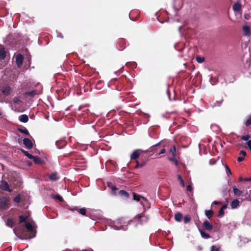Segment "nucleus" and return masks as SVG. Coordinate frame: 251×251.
Wrapping results in <instances>:
<instances>
[{
    "instance_id": "obj_46",
    "label": "nucleus",
    "mask_w": 251,
    "mask_h": 251,
    "mask_svg": "<svg viewBox=\"0 0 251 251\" xmlns=\"http://www.w3.org/2000/svg\"><path fill=\"white\" fill-rule=\"evenodd\" d=\"M19 100V98L18 97H15L13 99V101L14 103H18Z\"/></svg>"
},
{
    "instance_id": "obj_2",
    "label": "nucleus",
    "mask_w": 251,
    "mask_h": 251,
    "mask_svg": "<svg viewBox=\"0 0 251 251\" xmlns=\"http://www.w3.org/2000/svg\"><path fill=\"white\" fill-rule=\"evenodd\" d=\"M133 199L136 201H140L141 199H142L144 202L143 201H141V204L144 206L146 204L145 203H148V200L145 197H142L139 195L133 193Z\"/></svg>"
},
{
    "instance_id": "obj_49",
    "label": "nucleus",
    "mask_w": 251,
    "mask_h": 251,
    "mask_svg": "<svg viewBox=\"0 0 251 251\" xmlns=\"http://www.w3.org/2000/svg\"><path fill=\"white\" fill-rule=\"evenodd\" d=\"M244 17L246 20H249L250 18V15L249 14H245Z\"/></svg>"
},
{
    "instance_id": "obj_26",
    "label": "nucleus",
    "mask_w": 251,
    "mask_h": 251,
    "mask_svg": "<svg viewBox=\"0 0 251 251\" xmlns=\"http://www.w3.org/2000/svg\"><path fill=\"white\" fill-rule=\"evenodd\" d=\"M32 159L33 160L34 162L36 164H40L41 162V159L39 157H38L37 156H33V157H32Z\"/></svg>"
},
{
    "instance_id": "obj_24",
    "label": "nucleus",
    "mask_w": 251,
    "mask_h": 251,
    "mask_svg": "<svg viewBox=\"0 0 251 251\" xmlns=\"http://www.w3.org/2000/svg\"><path fill=\"white\" fill-rule=\"evenodd\" d=\"M200 231L201 236L202 238H205V239H208L210 237V235L202 231L201 230H200Z\"/></svg>"
},
{
    "instance_id": "obj_8",
    "label": "nucleus",
    "mask_w": 251,
    "mask_h": 251,
    "mask_svg": "<svg viewBox=\"0 0 251 251\" xmlns=\"http://www.w3.org/2000/svg\"><path fill=\"white\" fill-rule=\"evenodd\" d=\"M23 144L28 149H30L33 147L32 141L28 138H25L23 140Z\"/></svg>"
},
{
    "instance_id": "obj_43",
    "label": "nucleus",
    "mask_w": 251,
    "mask_h": 251,
    "mask_svg": "<svg viewBox=\"0 0 251 251\" xmlns=\"http://www.w3.org/2000/svg\"><path fill=\"white\" fill-rule=\"evenodd\" d=\"M211 251H219V248H216L214 246H212L211 248Z\"/></svg>"
},
{
    "instance_id": "obj_32",
    "label": "nucleus",
    "mask_w": 251,
    "mask_h": 251,
    "mask_svg": "<svg viewBox=\"0 0 251 251\" xmlns=\"http://www.w3.org/2000/svg\"><path fill=\"white\" fill-rule=\"evenodd\" d=\"M169 160L174 162L176 165L178 164V161L175 159V156H173L172 157H169Z\"/></svg>"
},
{
    "instance_id": "obj_21",
    "label": "nucleus",
    "mask_w": 251,
    "mask_h": 251,
    "mask_svg": "<svg viewBox=\"0 0 251 251\" xmlns=\"http://www.w3.org/2000/svg\"><path fill=\"white\" fill-rule=\"evenodd\" d=\"M205 214L208 218L210 219L212 216L213 212L211 210H207L205 211Z\"/></svg>"
},
{
    "instance_id": "obj_23",
    "label": "nucleus",
    "mask_w": 251,
    "mask_h": 251,
    "mask_svg": "<svg viewBox=\"0 0 251 251\" xmlns=\"http://www.w3.org/2000/svg\"><path fill=\"white\" fill-rule=\"evenodd\" d=\"M36 94H37V92L35 90H32L31 91H30V92H26L25 94V95L28 96H29L30 97H33L35 95H36Z\"/></svg>"
},
{
    "instance_id": "obj_44",
    "label": "nucleus",
    "mask_w": 251,
    "mask_h": 251,
    "mask_svg": "<svg viewBox=\"0 0 251 251\" xmlns=\"http://www.w3.org/2000/svg\"><path fill=\"white\" fill-rule=\"evenodd\" d=\"M187 190H188V191H190V192L192 191V190H193V188H192V186H191V184H189V185H188L187 186Z\"/></svg>"
},
{
    "instance_id": "obj_28",
    "label": "nucleus",
    "mask_w": 251,
    "mask_h": 251,
    "mask_svg": "<svg viewBox=\"0 0 251 251\" xmlns=\"http://www.w3.org/2000/svg\"><path fill=\"white\" fill-rule=\"evenodd\" d=\"M197 61L199 63H201L204 62V57L201 56H197L196 58Z\"/></svg>"
},
{
    "instance_id": "obj_29",
    "label": "nucleus",
    "mask_w": 251,
    "mask_h": 251,
    "mask_svg": "<svg viewBox=\"0 0 251 251\" xmlns=\"http://www.w3.org/2000/svg\"><path fill=\"white\" fill-rule=\"evenodd\" d=\"M177 179L180 181V183L182 187H184L185 185L183 180L182 179L181 176L180 175H177Z\"/></svg>"
},
{
    "instance_id": "obj_40",
    "label": "nucleus",
    "mask_w": 251,
    "mask_h": 251,
    "mask_svg": "<svg viewBox=\"0 0 251 251\" xmlns=\"http://www.w3.org/2000/svg\"><path fill=\"white\" fill-rule=\"evenodd\" d=\"M20 200H21V198H20V196H17L14 199V201L15 202H19L20 201Z\"/></svg>"
},
{
    "instance_id": "obj_45",
    "label": "nucleus",
    "mask_w": 251,
    "mask_h": 251,
    "mask_svg": "<svg viewBox=\"0 0 251 251\" xmlns=\"http://www.w3.org/2000/svg\"><path fill=\"white\" fill-rule=\"evenodd\" d=\"M240 154L241 155V156H245L246 155V152L244 151H241L240 152Z\"/></svg>"
},
{
    "instance_id": "obj_3",
    "label": "nucleus",
    "mask_w": 251,
    "mask_h": 251,
    "mask_svg": "<svg viewBox=\"0 0 251 251\" xmlns=\"http://www.w3.org/2000/svg\"><path fill=\"white\" fill-rule=\"evenodd\" d=\"M0 91L4 96H8L10 95L11 88L9 85H4L0 88Z\"/></svg>"
},
{
    "instance_id": "obj_14",
    "label": "nucleus",
    "mask_w": 251,
    "mask_h": 251,
    "mask_svg": "<svg viewBox=\"0 0 251 251\" xmlns=\"http://www.w3.org/2000/svg\"><path fill=\"white\" fill-rule=\"evenodd\" d=\"M139 151V150H138L134 151L130 155V159H136L140 155Z\"/></svg>"
},
{
    "instance_id": "obj_4",
    "label": "nucleus",
    "mask_w": 251,
    "mask_h": 251,
    "mask_svg": "<svg viewBox=\"0 0 251 251\" xmlns=\"http://www.w3.org/2000/svg\"><path fill=\"white\" fill-rule=\"evenodd\" d=\"M244 35L249 36L251 35V28L249 25H245L243 26Z\"/></svg>"
},
{
    "instance_id": "obj_33",
    "label": "nucleus",
    "mask_w": 251,
    "mask_h": 251,
    "mask_svg": "<svg viewBox=\"0 0 251 251\" xmlns=\"http://www.w3.org/2000/svg\"><path fill=\"white\" fill-rule=\"evenodd\" d=\"M191 220V218L188 216H185L184 218V222L186 224L189 223Z\"/></svg>"
},
{
    "instance_id": "obj_15",
    "label": "nucleus",
    "mask_w": 251,
    "mask_h": 251,
    "mask_svg": "<svg viewBox=\"0 0 251 251\" xmlns=\"http://www.w3.org/2000/svg\"><path fill=\"white\" fill-rule=\"evenodd\" d=\"M113 228L115 230H123L124 231L126 230L127 229V226H118L117 225L112 226Z\"/></svg>"
},
{
    "instance_id": "obj_9",
    "label": "nucleus",
    "mask_w": 251,
    "mask_h": 251,
    "mask_svg": "<svg viewBox=\"0 0 251 251\" xmlns=\"http://www.w3.org/2000/svg\"><path fill=\"white\" fill-rule=\"evenodd\" d=\"M182 0H175L174 7L176 10H178L182 7Z\"/></svg>"
},
{
    "instance_id": "obj_37",
    "label": "nucleus",
    "mask_w": 251,
    "mask_h": 251,
    "mask_svg": "<svg viewBox=\"0 0 251 251\" xmlns=\"http://www.w3.org/2000/svg\"><path fill=\"white\" fill-rule=\"evenodd\" d=\"M245 124L247 126H249L251 125V116H250L249 119L246 121Z\"/></svg>"
},
{
    "instance_id": "obj_22",
    "label": "nucleus",
    "mask_w": 251,
    "mask_h": 251,
    "mask_svg": "<svg viewBox=\"0 0 251 251\" xmlns=\"http://www.w3.org/2000/svg\"><path fill=\"white\" fill-rule=\"evenodd\" d=\"M119 193L120 195L125 198H128L129 196L128 193L124 190L120 191Z\"/></svg>"
},
{
    "instance_id": "obj_48",
    "label": "nucleus",
    "mask_w": 251,
    "mask_h": 251,
    "mask_svg": "<svg viewBox=\"0 0 251 251\" xmlns=\"http://www.w3.org/2000/svg\"><path fill=\"white\" fill-rule=\"evenodd\" d=\"M165 152H166V150L165 149H163L160 151L157 154L159 155L161 154H163V153H165Z\"/></svg>"
},
{
    "instance_id": "obj_36",
    "label": "nucleus",
    "mask_w": 251,
    "mask_h": 251,
    "mask_svg": "<svg viewBox=\"0 0 251 251\" xmlns=\"http://www.w3.org/2000/svg\"><path fill=\"white\" fill-rule=\"evenodd\" d=\"M176 151L175 146H173V148H171L170 151L172 153L173 156H175V153Z\"/></svg>"
},
{
    "instance_id": "obj_1",
    "label": "nucleus",
    "mask_w": 251,
    "mask_h": 251,
    "mask_svg": "<svg viewBox=\"0 0 251 251\" xmlns=\"http://www.w3.org/2000/svg\"><path fill=\"white\" fill-rule=\"evenodd\" d=\"M9 199L5 197L0 199V207L1 209H6L9 207Z\"/></svg>"
},
{
    "instance_id": "obj_6",
    "label": "nucleus",
    "mask_w": 251,
    "mask_h": 251,
    "mask_svg": "<svg viewBox=\"0 0 251 251\" xmlns=\"http://www.w3.org/2000/svg\"><path fill=\"white\" fill-rule=\"evenodd\" d=\"M15 59L17 66L18 68H20L21 66L23 63V56L22 55L18 54L16 56Z\"/></svg>"
},
{
    "instance_id": "obj_53",
    "label": "nucleus",
    "mask_w": 251,
    "mask_h": 251,
    "mask_svg": "<svg viewBox=\"0 0 251 251\" xmlns=\"http://www.w3.org/2000/svg\"><path fill=\"white\" fill-rule=\"evenodd\" d=\"M57 37L60 38H63V36L61 33H59L57 34Z\"/></svg>"
},
{
    "instance_id": "obj_17",
    "label": "nucleus",
    "mask_w": 251,
    "mask_h": 251,
    "mask_svg": "<svg viewBox=\"0 0 251 251\" xmlns=\"http://www.w3.org/2000/svg\"><path fill=\"white\" fill-rule=\"evenodd\" d=\"M19 120L23 123H26L28 120V117L26 115L24 114L19 116Z\"/></svg>"
},
{
    "instance_id": "obj_39",
    "label": "nucleus",
    "mask_w": 251,
    "mask_h": 251,
    "mask_svg": "<svg viewBox=\"0 0 251 251\" xmlns=\"http://www.w3.org/2000/svg\"><path fill=\"white\" fill-rule=\"evenodd\" d=\"M20 131L21 132H22V133H24V134H25L26 135H28L29 134V132H28V130L26 128L20 129Z\"/></svg>"
},
{
    "instance_id": "obj_34",
    "label": "nucleus",
    "mask_w": 251,
    "mask_h": 251,
    "mask_svg": "<svg viewBox=\"0 0 251 251\" xmlns=\"http://www.w3.org/2000/svg\"><path fill=\"white\" fill-rule=\"evenodd\" d=\"M225 168H226V173L227 175V176L230 175L231 174V172L229 167H228V166L226 165Z\"/></svg>"
},
{
    "instance_id": "obj_25",
    "label": "nucleus",
    "mask_w": 251,
    "mask_h": 251,
    "mask_svg": "<svg viewBox=\"0 0 251 251\" xmlns=\"http://www.w3.org/2000/svg\"><path fill=\"white\" fill-rule=\"evenodd\" d=\"M50 197L53 199H57L58 200L60 201H63V200L62 199V198H61V197L59 195H51L50 196Z\"/></svg>"
},
{
    "instance_id": "obj_18",
    "label": "nucleus",
    "mask_w": 251,
    "mask_h": 251,
    "mask_svg": "<svg viewBox=\"0 0 251 251\" xmlns=\"http://www.w3.org/2000/svg\"><path fill=\"white\" fill-rule=\"evenodd\" d=\"M25 228L30 232H33L34 230L33 226L32 224L29 222L26 223L25 224Z\"/></svg>"
},
{
    "instance_id": "obj_30",
    "label": "nucleus",
    "mask_w": 251,
    "mask_h": 251,
    "mask_svg": "<svg viewBox=\"0 0 251 251\" xmlns=\"http://www.w3.org/2000/svg\"><path fill=\"white\" fill-rule=\"evenodd\" d=\"M27 219V216H24V215H21L19 216V220H20V223H22Z\"/></svg>"
},
{
    "instance_id": "obj_41",
    "label": "nucleus",
    "mask_w": 251,
    "mask_h": 251,
    "mask_svg": "<svg viewBox=\"0 0 251 251\" xmlns=\"http://www.w3.org/2000/svg\"><path fill=\"white\" fill-rule=\"evenodd\" d=\"M13 225V222L11 220H8L7 222V225L9 226L12 227Z\"/></svg>"
},
{
    "instance_id": "obj_31",
    "label": "nucleus",
    "mask_w": 251,
    "mask_h": 251,
    "mask_svg": "<svg viewBox=\"0 0 251 251\" xmlns=\"http://www.w3.org/2000/svg\"><path fill=\"white\" fill-rule=\"evenodd\" d=\"M22 152L25 154V155H26L29 159H32V157H33V156L32 155L29 154L26 151L22 150Z\"/></svg>"
},
{
    "instance_id": "obj_13",
    "label": "nucleus",
    "mask_w": 251,
    "mask_h": 251,
    "mask_svg": "<svg viewBox=\"0 0 251 251\" xmlns=\"http://www.w3.org/2000/svg\"><path fill=\"white\" fill-rule=\"evenodd\" d=\"M239 205V201L237 199L233 200L230 203V206L232 209H235L237 208Z\"/></svg>"
},
{
    "instance_id": "obj_7",
    "label": "nucleus",
    "mask_w": 251,
    "mask_h": 251,
    "mask_svg": "<svg viewBox=\"0 0 251 251\" xmlns=\"http://www.w3.org/2000/svg\"><path fill=\"white\" fill-rule=\"evenodd\" d=\"M0 188L2 190L11 192V190L9 188L8 183L5 181H1L0 183Z\"/></svg>"
},
{
    "instance_id": "obj_20",
    "label": "nucleus",
    "mask_w": 251,
    "mask_h": 251,
    "mask_svg": "<svg viewBox=\"0 0 251 251\" xmlns=\"http://www.w3.org/2000/svg\"><path fill=\"white\" fill-rule=\"evenodd\" d=\"M182 214L180 213H177L175 215V219L177 222H180L182 219Z\"/></svg>"
},
{
    "instance_id": "obj_50",
    "label": "nucleus",
    "mask_w": 251,
    "mask_h": 251,
    "mask_svg": "<svg viewBox=\"0 0 251 251\" xmlns=\"http://www.w3.org/2000/svg\"><path fill=\"white\" fill-rule=\"evenodd\" d=\"M136 163H137V165L136 166V168H138L139 167H142L143 165V164L140 165L138 161H136Z\"/></svg>"
},
{
    "instance_id": "obj_55",
    "label": "nucleus",
    "mask_w": 251,
    "mask_h": 251,
    "mask_svg": "<svg viewBox=\"0 0 251 251\" xmlns=\"http://www.w3.org/2000/svg\"><path fill=\"white\" fill-rule=\"evenodd\" d=\"M221 104V102H218V104L217 105H218L219 106ZM216 105H215V106H216Z\"/></svg>"
},
{
    "instance_id": "obj_16",
    "label": "nucleus",
    "mask_w": 251,
    "mask_h": 251,
    "mask_svg": "<svg viewBox=\"0 0 251 251\" xmlns=\"http://www.w3.org/2000/svg\"><path fill=\"white\" fill-rule=\"evenodd\" d=\"M241 5L239 2L235 3L233 5V10L235 12L239 11L241 10Z\"/></svg>"
},
{
    "instance_id": "obj_56",
    "label": "nucleus",
    "mask_w": 251,
    "mask_h": 251,
    "mask_svg": "<svg viewBox=\"0 0 251 251\" xmlns=\"http://www.w3.org/2000/svg\"><path fill=\"white\" fill-rule=\"evenodd\" d=\"M1 115V112H0V116Z\"/></svg>"
},
{
    "instance_id": "obj_19",
    "label": "nucleus",
    "mask_w": 251,
    "mask_h": 251,
    "mask_svg": "<svg viewBox=\"0 0 251 251\" xmlns=\"http://www.w3.org/2000/svg\"><path fill=\"white\" fill-rule=\"evenodd\" d=\"M6 52L3 48L0 49V60L3 59L5 57Z\"/></svg>"
},
{
    "instance_id": "obj_38",
    "label": "nucleus",
    "mask_w": 251,
    "mask_h": 251,
    "mask_svg": "<svg viewBox=\"0 0 251 251\" xmlns=\"http://www.w3.org/2000/svg\"><path fill=\"white\" fill-rule=\"evenodd\" d=\"M79 212L80 214L84 215L86 214V209L84 208H82L79 209Z\"/></svg>"
},
{
    "instance_id": "obj_52",
    "label": "nucleus",
    "mask_w": 251,
    "mask_h": 251,
    "mask_svg": "<svg viewBox=\"0 0 251 251\" xmlns=\"http://www.w3.org/2000/svg\"><path fill=\"white\" fill-rule=\"evenodd\" d=\"M220 203V202L219 201H213L212 203V205L213 204H218Z\"/></svg>"
},
{
    "instance_id": "obj_27",
    "label": "nucleus",
    "mask_w": 251,
    "mask_h": 251,
    "mask_svg": "<svg viewBox=\"0 0 251 251\" xmlns=\"http://www.w3.org/2000/svg\"><path fill=\"white\" fill-rule=\"evenodd\" d=\"M50 178L53 180H57L58 179V177L57 176L56 173H54L51 174L50 176Z\"/></svg>"
},
{
    "instance_id": "obj_54",
    "label": "nucleus",
    "mask_w": 251,
    "mask_h": 251,
    "mask_svg": "<svg viewBox=\"0 0 251 251\" xmlns=\"http://www.w3.org/2000/svg\"><path fill=\"white\" fill-rule=\"evenodd\" d=\"M160 143H161V142H159L158 143H157V144H155V145H154L152 146V147H157V146H159V145L160 144Z\"/></svg>"
},
{
    "instance_id": "obj_12",
    "label": "nucleus",
    "mask_w": 251,
    "mask_h": 251,
    "mask_svg": "<svg viewBox=\"0 0 251 251\" xmlns=\"http://www.w3.org/2000/svg\"><path fill=\"white\" fill-rule=\"evenodd\" d=\"M233 191L234 196L236 197H240L243 195V192L235 186L233 187Z\"/></svg>"
},
{
    "instance_id": "obj_11",
    "label": "nucleus",
    "mask_w": 251,
    "mask_h": 251,
    "mask_svg": "<svg viewBox=\"0 0 251 251\" xmlns=\"http://www.w3.org/2000/svg\"><path fill=\"white\" fill-rule=\"evenodd\" d=\"M203 226L206 230H210L213 228V226L208 221H205L203 223Z\"/></svg>"
},
{
    "instance_id": "obj_47",
    "label": "nucleus",
    "mask_w": 251,
    "mask_h": 251,
    "mask_svg": "<svg viewBox=\"0 0 251 251\" xmlns=\"http://www.w3.org/2000/svg\"><path fill=\"white\" fill-rule=\"evenodd\" d=\"M244 159V157L243 156H239L237 158V160L238 162H242Z\"/></svg>"
},
{
    "instance_id": "obj_10",
    "label": "nucleus",
    "mask_w": 251,
    "mask_h": 251,
    "mask_svg": "<svg viewBox=\"0 0 251 251\" xmlns=\"http://www.w3.org/2000/svg\"><path fill=\"white\" fill-rule=\"evenodd\" d=\"M107 184V186L111 190V194L112 195H116L117 190L116 187L110 182H108Z\"/></svg>"
},
{
    "instance_id": "obj_5",
    "label": "nucleus",
    "mask_w": 251,
    "mask_h": 251,
    "mask_svg": "<svg viewBox=\"0 0 251 251\" xmlns=\"http://www.w3.org/2000/svg\"><path fill=\"white\" fill-rule=\"evenodd\" d=\"M250 136L249 135H243L241 136V139L244 141H247V145L249 148L250 150L251 151V140H249L250 138Z\"/></svg>"
},
{
    "instance_id": "obj_35",
    "label": "nucleus",
    "mask_w": 251,
    "mask_h": 251,
    "mask_svg": "<svg viewBox=\"0 0 251 251\" xmlns=\"http://www.w3.org/2000/svg\"><path fill=\"white\" fill-rule=\"evenodd\" d=\"M224 210L220 209V210H219L218 216L220 218H221L224 216Z\"/></svg>"
},
{
    "instance_id": "obj_42",
    "label": "nucleus",
    "mask_w": 251,
    "mask_h": 251,
    "mask_svg": "<svg viewBox=\"0 0 251 251\" xmlns=\"http://www.w3.org/2000/svg\"><path fill=\"white\" fill-rule=\"evenodd\" d=\"M143 217V215L142 214H138L137 215L135 218H134V220H139L140 219V218H142Z\"/></svg>"
},
{
    "instance_id": "obj_51",
    "label": "nucleus",
    "mask_w": 251,
    "mask_h": 251,
    "mask_svg": "<svg viewBox=\"0 0 251 251\" xmlns=\"http://www.w3.org/2000/svg\"><path fill=\"white\" fill-rule=\"evenodd\" d=\"M227 207V205L226 204H224L222 206V207H221V209H223V210H224L225 209H226Z\"/></svg>"
}]
</instances>
